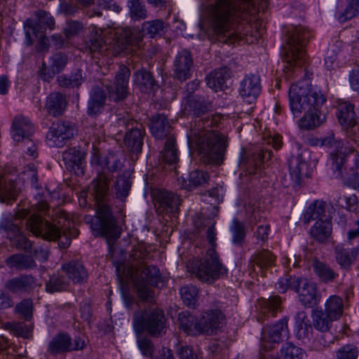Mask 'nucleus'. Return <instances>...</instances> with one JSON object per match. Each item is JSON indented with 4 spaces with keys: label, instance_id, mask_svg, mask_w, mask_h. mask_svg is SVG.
<instances>
[{
    "label": "nucleus",
    "instance_id": "obj_1",
    "mask_svg": "<svg viewBox=\"0 0 359 359\" xmlns=\"http://www.w3.org/2000/svg\"><path fill=\"white\" fill-rule=\"evenodd\" d=\"M219 119L218 116L201 119L197 128H191L187 134L189 148L196 152L199 161L205 165H219L223 163L226 140L218 131L208 129L216 125Z\"/></svg>",
    "mask_w": 359,
    "mask_h": 359
},
{
    "label": "nucleus",
    "instance_id": "obj_2",
    "mask_svg": "<svg viewBox=\"0 0 359 359\" xmlns=\"http://www.w3.org/2000/svg\"><path fill=\"white\" fill-rule=\"evenodd\" d=\"M320 141L321 145L337 149L336 151L330 153L327 161L332 177L342 179L344 184L359 189V154H354L352 159L350 156L355 151L354 147L348 145L347 140L335 141L333 133L322 137Z\"/></svg>",
    "mask_w": 359,
    "mask_h": 359
},
{
    "label": "nucleus",
    "instance_id": "obj_3",
    "mask_svg": "<svg viewBox=\"0 0 359 359\" xmlns=\"http://www.w3.org/2000/svg\"><path fill=\"white\" fill-rule=\"evenodd\" d=\"M110 180L111 178L103 170L98 172L97 177L93 181V194L99 205L97 216L95 218L87 217L86 222L90 224V228L97 236L116 239L121 236V229L116 224L110 208L104 203L105 197L109 194Z\"/></svg>",
    "mask_w": 359,
    "mask_h": 359
},
{
    "label": "nucleus",
    "instance_id": "obj_4",
    "mask_svg": "<svg viewBox=\"0 0 359 359\" xmlns=\"http://www.w3.org/2000/svg\"><path fill=\"white\" fill-rule=\"evenodd\" d=\"M206 237L212 247L206 252L203 259L193 258L187 263V269L201 282L212 284L222 276L227 273V269L222 264L219 255L215 250L216 244V232L215 223L207 229Z\"/></svg>",
    "mask_w": 359,
    "mask_h": 359
},
{
    "label": "nucleus",
    "instance_id": "obj_5",
    "mask_svg": "<svg viewBox=\"0 0 359 359\" xmlns=\"http://www.w3.org/2000/svg\"><path fill=\"white\" fill-rule=\"evenodd\" d=\"M116 274L120 282L132 281L136 287L137 295L143 302L152 304L154 301V291L148 287V285L161 288L165 285V278L161 276L160 270L155 266H147L137 277L132 269L125 265H117Z\"/></svg>",
    "mask_w": 359,
    "mask_h": 359
},
{
    "label": "nucleus",
    "instance_id": "obj_6",
    "mask_svg": "<svg viewBox=\"0 0 359 359\" xmlns=\"http://www.w3.org/2000/svg\"><path fill=\"white\" fill-rule=\"evenodd\" d=\"M284 32L286 44L283 46L281 55L283 61L287 63L285 67L300 66L306 60L304 47L313 37L312 32L302 24L285 27Z\"/></svg>",
    "mask_w": 359,
    "mask_h": 359
},
{
    "label": "nucleus",
    "instance_id": "obj_7",
    "mask_svg": "<svg viewBox=\"0 0 359 359\" xmlns=\"http://www.w3.org/2000/svg\"><path fill=\"white\" fill-rule=\"evenodd\" d=\"M289 105L294 117H299L304 111L314 107H321L326 98L320 91L313 90L308 79L292 83L288 91Z\"/></svg>",
    "mask_w": 359,
    "mask_h": 359
},
{
    "label": "nucleus",
    "instance_id": "obj_8",
    "mask_svg": "<svg viewBox=\"0 0 359 359\" xmlns=\"http://www.w3.org/2000/svg\"><path fill=\"white\" fill-rule=\"evenodd\" d=\"M38 213L37 212L31 211L29 207H23L19 208L15 212L14 216L5 217L1 222V228L6 231L7 236L11 241L12 245L15 246L18 250H24L27 252L31 250L32 244L31 241L22 234L20 224L22 219L28 217L25 222V224H27V221L29 220L31 217L34 215L40 216ZM26 228L30 231L27 228V224H26Z\"/></svg>",
    "mask_w": 359,
    "mask_h": 359
},
{
    "label": "nucleus",
    "instance_id": "obj_9",
    "mask_svg": "<svg viewBox=\"0 0 359 359\" xmlns=\"http://www.w3.org/2000/svg\"><path fill=\"white\" fill-rule=\"evenodd\" d=\"M62 220L64 222L66 220V217L63 215L57 221V224L50 223L41 216L34 215L27 221V224L28 229L33 235L47 241L58 240L60 247L65 249L69 246L71 238L61 229Z\"/></svg>",
    "mask_w": 359,
    "mask_h": 359
},
{
    "label": "nucleus",
    "instance_id": "obj_10",
    "mask_svg": "<svg viewBox=\"0 0 359 359\" xmlns=\"http://www.w3.org/2000/svg\"><path fill=\"white\" fill-rule=\"evenodd\" d=\"M166 318L159 309H154L134 315L133 327L137 334L144 332L150 336L159 337L166 332Z\"/></svg>",
    "mask_w": 359,
    "mask_h": 359
},
{
    "label": "nucleus",
    "instance_id": "obj_11",
    "mask_svg": "<svg viewBox=\"0 0 359 359\" xmlns=\"http://www.w3.org/2000/svg\"><path fill=\"white\" fill-rule=\"evenodd\" d=\"M165 24H141L132 27L121 29L118 41L122 44L137 46L143 37L148 35L149 38L161 36L164 33Z\"/></svg>",
    "mask_w": 359,
    "mask_h": 359
},
{
    "label": "nucleus",
    "instance_id": "obj_12",
    "mask_svg": "<svg viewBox=\"0 0 359 359\" xmlns=\"http://www.w3.org/2000/svg\"><path fill=\"white\" fill-rule=\"evenodd\" d=\"M154 207L158 214L172 215L178 213L181 205L180 196L173 191L156 189L152 191Z\"/></svg>",
    "mask_w": 359,
    "mask_h": 359
},
{
    "label": "nucleus",
    "instance_id": "obj_13",
    "mask_svg": "<svg viewBox=\"0 0 359 359\" xmlns=\"http://www.w3.org/2000/svg\"><path fill=\"white\" fill-rule=\"evenodd\" d=\"M130 75L129 69L121 65L116 72L114 83L106 84L109 100L114 102L123 101L129 95L128 81Z\"/></svg>",
    "mask_w": 359,
    "mask_h": 359
},
{
    "label": "nucleus",
    "instance_id": "obj_14",
    "mask_svg": "<svg viewBox=\"0 0 359 359\" xmlns=\"http://www.w3.org/2000/svg\"><path fill=\"white\" fill-rule=\"evenodd\" d=\"M75 133V128L69 121H58L51 124L46 135L49 146L62 147L71 140Z\"/></svg>",
    "mask_w": 359,
    "mask_h": 359
},
{
    "label": "nucleus",
    "instance_id": "obj_15",
    "mask_svg": "<svg viewBox=\"0 0 359 359\" xmlns=\"http://www.w3.org/2000/svg\"><path fill=\"white\" fill-rule=\"evenodd\" d=\"M22 176L24 180L29 183L32 188L38 191L35 196L36 203L32 205L31 211L45 215L49 210V205L43 194L40 193V191L42 190V185L39 182L38 170L36 166L34 164H29L22 172Z\"/></svg>",
    "mask_w": 359,
    "mask_h": 359
},
{
    "label": "nucleus",
    "instance_id": "obj_16",
    "mask_svg": "<svg viewBox=\"0 0 359 359\" xmlns=\"http://www.w3.org/2000/svg\"><path fill=\"white\" fill-rule=\"evenodd\" d=\"M294 292L298 294L299 301L306 308H313L321 299L317 285L306 278L299 277Z\"/></svg>",
    "mask_w": 359,
    "mask_h": 359
},
{
    "label": "nucleus",
    "instance_id": "obj_17",
    "mask_svg": "<svg viewBox=\"0 0 359 359\" xmlns=\"http://www.w3.org/2000/svg\"><path fill=\"white\" fill-rule=\"evenodd\" d=\"M224 318V313L219 309H211L203 312L199 318L201 334H216L222 327Z\"/></svg>",
    "mask_w": 359,
    "mask_h": 359
},
{
    "label": "nucleus",
    "instance_id": "obj_18",
    "mask_svg": "<svg viewBox=\"0 0 359 359\" xmlns=\"http://www.w3.org/2000/svg\"><path fill=\"white\" fill-rule=\"evenodd\" d=\"M335 320L322 309L313 311L312 321L313 327L321 332L325 333V336L320 339V343L323 347L329 346L333 343V337L329 333V331L332 325V322Z\"/></svg>",
    "mask_w": 359,
    "mask_h": 359
},
{
    "label": "nucleus",
    "instance_id": "obj_19",
    "mask_svg": "<svg viewBox=\"0 0 359 359\" xmlns=\"http://www.w3.org/2000/svg\"><path fill=\"white\" fill-rule=\"evenodd\" d=\"M38 285L37 279L31 274H20L8 280L4 285L5 289L13 294H29Z\"/></svg>",
    "mask_w": 359,
    "mask_h": 359
},
{
    "label": "nucleus",
    "instance_id": "obj_20",
    "mask_svg": "<svg viewBox=\"0 0 359 359\" xmlns=\"http://www.w3.org/2000/svg\"><path fill=\"white\" fill-rule=\"evenodd\" d=\"M194 61L191 53L187 49L180 51L173 62L174 78L181 81L189 79L192 74Z\"/></svg>",
    "mask_w": 359,
    "mask_h": 359
},
{
    "label": "nucleus",
    "instance_id": "obj_21",
    "mask_svg": "<svg viewBox=\"0 0 359 359\" xmlns=\"http://www.w3.org/2000/svg\"><path fill=\"white\" fill-rule=\"evenodd\" d=\"M261 79L257 74H246L240 83L239 95L243 100L251 104L261 93Z\"/></svg>",
    "mask_w": 359,
    "mask_h": 359
},
{
    "label": "nucleus",
    "instance_id": "obj_22",
    "mask_svg": "<svg viewBox=\"0 0 359 359\" xmlns=\"http://www.w3.org/2000/svg\"><path fill=\"white\" fill-rule=\"evenodd\" d=\"M273 152L268 149H260L241 161L240 166L248 175L257 174L264 168L265 161L270 160Z\"/></svg>",
    "mask_w": 359,
    "mask_h": 359
},
{
    "label": "nucleus",
    "instance_id": "obj_23",
    "mask_svg": "<svg viewBox=\"0 0 359 359\" xmlns=\"http://www.w3.org/2000/svg\"><path fill=\"white\" fill-rule=\"evenodd\" d=\"M126 127L128 128L131 125V128H128V132L125 135V144L132 151L139 153L142 150L143 144L144 130L142 126L133 121H127L125 118L120 120Z\"/></svg>",
    "mask_w": 359,
    "mask_h": 359
},
{
    "label": "nucleus",
    "instance_id": "obj_24",
    "mask_svg": "<svg viewBox=\"0 0 359 359\" xmlns=\"http://www.w3.org/2000/svg\"><path fill=\"white\" fill-rule=\"evenodd\" d=\"M282 301L279 296H271L269 298H260L257 300V320L264 323L269 318L275 317L280 311Z\"/></svg>",
    "mask_w": 359,
    "mask_h": 359
},
{
    "label": "nucleus",
    "instance_id": "obj_25",
    "mask_svg": "<svg viewBox=\"0 0 359 359\" xmlns=\"http://www.w3.org/2000/svg\"><path fill=\"white\" fill-rule=\"evenodd\" d=\"M287 319L284 318L268 328H264L262 337V351H266L271 349V346L268 347L264 342L279 343L282 340L283 335L287 333Z\"/></svg>",
    "mask_w": 359,
    "mask_h": 359
},
{
    "label": "nucleus",
    "instance_id": "obj_26",
    "mask_svg": "<svg viewBox=\"0 0 359 359\" xmlns=\"http://www.w3.org/2000/svg\"><path fill=\"white\" fill-rule=\"evenodd\" d=\"M109 30L105 29H97L96 26H93L92 29V33L90 38V45L89 46L90 52H97L101 50L103 46L107 43L105 38L112 39L116 40L118 43L121 45L123 47L126 48L128 45L122 44L118 41V36L121 33V30L117 29H111L109 27Z\"/></svg>",
    "mask_w": 359,
    "mask_h": 359
},
{
    "label": "nucleus",
    "instance_id": "obj_27",
    "mask_svg": "<svg viewBox=\"0 0 359 359\" xmlns=\"http://www.w3.org/2000/svg\"><path fill=\"white\" fill-rule=\"evenodd\" d=\"M34 131V126L29 118L21 115L14 117L11 125V135L14 141L29 142V137Z\"/></svg>",
    "mask_w": 359,
    "mask_h": 359
},
{
    "label": "nucleus",
    "instance_id": "obj_28",
    "mask_svg": "<svg viewBox=\"0 0 359 359\" xmlns=\"http://www.w3.org/2000/svg\"><path fill=\"white\" fill-rule=\"evenodd\" d=\"M184 110L187 114L200 117L211 111V102L201 95H188L184 97Z\"/></svg>",
    "mask_w": 359,
    "mask_h": 359
},
{
    "label": "nucleus",
    "instance_id": "obj_29",
    "mask_svg": "<svg viewBox=\"0 0 359 359\" xmlns=\"http://www.w3.org/2000/svg\"><path fill=\"white\" fill-rule=\"evenodd\" d=\"M229 24H197L201 37H208L209 39H215L226 42L229 36Z\"/></svg>",
    "mask_w": 359,
    "mask_h": 359
},
{
    "label": "nucleus",
    "instance_id": "obj_30",
    "mask_svg": "<svg viewBox=\"0 0 359 359\" xmlns=\"http://www.w3.org/2000/svg\"><path fill=\"white\" fill-rule=\"evenodd\" d=\"M46 24H24L26 38L29 44H32L33 39H38L37 50L40 52L47 51L49 48L48 39L45 36Z\"/></svg>",
    "mask_w": 359,
    "mask_h": 359
},
{
    "label": "nucleus",
    "instance_id": "obj_31",
    "mask_svg": "<svg viewBox=\"0 0 359 359\" xmlns=\"http://www.w3.org/2000/svg\"><path fill=\"white\" fill-rule=\"evenodd\" d=\"M134 83L137 88L143 93L149 94L156 92L158 83L152 74L144 68H141L133 74Z\"/></svg>",
    "mask_w": 359,
    "mask_h": 359
},
{
    "label": "nucleus",
    "instance_id": "obj_32",
    "mask_svg": "<svg viewBox=\"0 0 359 359\" xmlns=\"http://www.w3.org/2000/svg\"><path fill=\"white\" fill-rule=\"evenodd\" d=\"M149 129L156 139L168 138L173 136L171 133L172 127L166 116L157 114L150 119Z\"/></svg>",
    "mask_w": 359,
    "mask_h": 359
},
{
    "label": "nucleus",
    "instance_id": "obj_33",
    "mask_svg": "<svg viewBox=\"0 0 359 359\" xmlns=\"http://www.w3.org/2000/svg\"><path fill=\"white\" fill-rule=\"evenodd\" d=\"M107 95L105 90L98 86H95L90 93L88 101L87 114L90 116L100 114L104 109Z\"/></svg>",
    "mask_w": 359,
    "mask_h": 359
},
{
    "label": "nucleus",
    "instance_id": "obj_34",
    "mask_svg": "<svg viewBox=\"0 0 359 359\" xmlns=\"http://www.w3.org/2000/svg\"><path fill=\"white\" fill-rule=\"evenodd\" d=\"M62 271L74 283H86L88 273L83 264L78 260H72L62 264Z\"/></svg>",
    "mask_w": 359,
    "mask_h": 359
},
{
    "label": "nucleus",
    "instance_id": "obj_35",
    "mask_svg": "<svg viewBox=\"0 0 359 359\" xmlns=\"http://www.w3.org/2000/svg\"><path fill=\"white\" fill-rule=\"evenodd\" d=\"M67 104L65 95L59 92H52L46 97L44 107L49 115L57 117L63 114Z\"/></svg>",
    "mask_w": 359,
    "mask_h": 359
},
{
    "label": "nucleus",
    "instance_id": "obj_36",
    "mask_svg": "<svg viewBox=\"0 0 359 359\" xmlns=\"http://www.w3.org/2000/svg\"><path fill=\"white\" fill-rule=\"evenodd\" d=\"M315 109H310L309 111H304V116L298 121L299 127L305 130H313L321 124L325 120V113L320 110V107H314Z\"/></svg>",
    "mask_w": 359,
    "mask_h": 359
},
{
    "label": "nucleus",
    "instance_id": "obj_37",
    "mask_svg": "<svg viewBox=\"0 0 359 359\" xmlns=\"http://www.w3.org/2000/svg\"><path fill=\"white\" fill-rule=\"evenodd\" d=\"M230 69L226 67L216 69L206 76V84L215 92L222 90L226 86V82L230 79Z\"/></svg>",
    "mask_w": 359,
    "mask_h": 359
},
{
    "label": "nucleus",
    "instance_id": "obj_38",
    "mask_svg": "<svg viewBox=\"0 0 359 359\" xmlns=\"http://www.w3.org/2000/svg\"><path fill=\"white\" fill-rule=\"evenodd\" d=\"M86 158V152L81 147H73L62 153L63 161L69 170H81Z\"/></svg>",
    "mask_w": 359,
    "mask_h": 359
},
{
    "label": "nucleus",
    "instance_id": "obj_39",
    "mask_svg": "<svg viewBox=\"0 0 359 359\" xmlns=\"http://www.w3.org/2000/svg\"><path fill=\"white\" fill-rule=\"evenodd\" d=\"M5 263L10 269L18 271L32 270L37 266L32 256L22 253H16L9 256L6 259Z\"/></svg>",
    "mask_w": 359,
    "mask_h": 359
},
{
    "label": "nucleus",
    "instance_id": "obj_40",
    "mask_svg": "<svg viewBox=\"0 0 359 359\" xmlns=\"http://www.w3.org/2000/svg\"><path fill=\"white\" fill-rule=\"evenodd\" d=\"M337 117L339 123L346 130L356 126L358 123V118L354 111V106L349 102H343L338 106Z\"/></svg>",
    "mask_w": 359,
    "mask_h": 359
},
{
    "label": "nucleus",
    "instance_id": "obj_41",
    "mask_svg": "<svg viewBox=\"0 0 359 359\" xmlns=\"http://www.w3.org/2000/svg\"><path fill=\"white\" fill-rule=\"evenodd\" d=\"M179 326L188 335L197 336L201 334L199 318L191 315L189 311H182L178 315Z\"/></svg>",
    "mask_w": 359,
    "mask_h": 359
},
{
    "label": "nucleus",
    "instance_id": "obj_42",
    "mask_svg": "<svg viewBox=\"0 0 359 359\" xmlns=\"http://www.w3.org/2000/svg\"><path fill=\"white\" fill-rule=\"evenodd\" d=\"M20 192L16 182L0 177V201L6 204L12 203L16 200Z\"/></svg>",
    "mask_w": 359,
    "mask_h": 359
},
{
    "label": "nucleus",
    "instance_id": "obj_43",
    "mask_svg": "<svg viewBox=\"0 0 359 359\" xmlns=\"http://www.w3.org/2000/svg\"><path fill=\"white\" fill-rule=\"evenodd\" d=\"M359 252V248L351 249L337 245L334 248V257L341 269H348L355 260Z\"/></svg>",
    "mask_w": 359,
    "mask_h": 359
},
{
    "label": "nucleus",
    "instance_id": "obj_44",
    "mask_svg": "<svg viewBox=\"0 0 359 359\" xmlns=\"http://www.w3.org/2000/svg\"><path fill=\"white\" fill-rule=\"evenodd\" d=\"M331 220V217H325V219L317 220L310 229V234L312 238L320 243L325 242L332 234V226Z\"/></svg>",
    "mask_w": 359,
    "mask_h": 359
},
{
    "label": "nucleus",
    "instance_id": "obj_45",
    "mask_svg": "<svg viewBox=\"0 0 359 359\" xmlns=\"http://www.w3.org/2000/svg\"><path fill=\"white\" fill-rule=\"evenodd\" d=\"M346 1L347 0H337V3L335 16L341 22L351 20L359 13V0H351L346 8L341 11Z\"/></svg>",
    "mask_w": 359,
    "mask_h": 359
},
{
    "label": "nucleus",
    "instance_id": "obj_46",
    "mask_svg": "<svg viewBox=\"0 0 359 359\" xmlns=\"http://www.w3.org/2000/svg\"><path fill=\"white\" fill-rule=\"evenodd\" d=\"M93 161L100 167L106 168L109 172H117L123 166L119 156L112 152H109L104 157H100L95 154Z\"/></svg>",
    "mask_w": 359,
    "mask_h": 359
},
{
    "label": "nucleus",
    "instance_id": "obj_47",
    "mask_svg": "<svg viewBox=\"0 0 359 359\" xmlns=\"http://www.w3.org/2000/svg\"><path fill=\"white\" fill-rule=\"evenodd\" d=\"M86 76L82 69H77L69 75L62 74L57 78L60 86L62 88H79L85 81Z\"/></svg>",
    "mask_w": 359,
    "mask_h": 359
},
{
    "label": "nucleus",
    "instance_id": "obj_48",
    "mask_svg": "<svg viewBox=\"0 0 359 359\" xmlns=\"http://www.w3.org/2000/svg\"><path fill=\"white\" fill-rule=\"evenodd\" d=\"M48 352L53 355L69 352V335L66 333H59L49 342Z\"/></svg>",
    "mask_w": 359,
    "mask_h": 359
},
{
    "label": "nucleus",
    "instance_id": "obj_49",
    "mask_svg": "<svg viewBox=\"0 0 359 359\" xmlns=\"http://www.w3.org/2000/svg\"><path fill=\"white\" fill-rule=\"evenodd\" d=\"M312 266L315 274L324 283L333 282L339 276L328 264L319 260H313Z\"/></svg>",
    "mask_w": 359,
    "mask_h": 359
},
{
    "label": "nucleus",
    "instance_id": "obj_50",
    "mask_svg": "<svg viewBox=\"0 0 359 359\" xmlns=\"http://www.w3.org/2000/svg\"><path fill=\"white\" fill-rule=\"evenodd\" d=\"M161 154L163 162L168 164L175 165L179 161V151L174 136H170L166 140Z\"/></svg>",
    "mask_w": 359,
    "mask_h": 359
},
{
    "label": "nucleus",
    "instance_id": "obj_51",
    "mask_svg": "<svg viewBox=\"0 0 359 359\" xmlns=\"http://www.w3.org/2000/svg\"><path fill=\"white\" fill-rule=\"evenodd\" d=\"M344 301L338 295H331L325 302V309L323 310L331 318L334 320H339L343 315Z\"/></svg>",
    "mask_w": 359,
    "mask_h": 359
},
{
    "label": "nucleus",
    "instance_id": "obj_52",
    "mask_svg": "<svg viewBox=\"0 0 359 359\" xmlns=\"http://www.w3.org/2000/svg\"><path fill=\"white\" fill-rule=\"evenodd\" d=\"M326 207L327 204L325 201L318 200L313 201L307 208L304 215V219L309 222L311 220H321L325 219V217H330L325 214Z\"/></svg>",
    "mask_w": 359,
    "mask_h": 359
},
{
    "label": "nucleus",
    "instance_id": "obj_53",
    "mask_svg": "<svg viewBox=\"0 0 359 359\" xmlns=\"http://www.w3.org/2000/svg\"><path fill=\"white\" fill-rule=\"evenodd\" d=\"M306 315L304 312H298L295 317V324L297 330V337L304 342L309 340L312 335V327L308 324L305 319Z\"/></svg>",
    "mask_w": 359,
    "mask_h": 359
},
{
    "label": "nucleus",
    "instance_id": "obj_54",
    "mask_svg": "<svg viewBox=\"0 0 359 359\" xmlns=\"http://www.w3.org/2000/svg\"><path fill=\"white\" fill-rule=\"evenodd\" d=\"M131 187V181L126 173H123L117 177L114 185V194L116 198L121 201H124L128 196Z\"/></svg>",
    "mask_w": 359,
    "mask_h": 359
},
{
    "label": "nucleus",
    "instance_id": "obj_55",
    "mask_svg": "<svg viewBox=\"0 0 359 359\" xmlns=\"http://www.w3.org/2000/svg\"><path fill=\"white\" fill-rule=\"evenodd\" d=\"M210 177L207 171L196 169L190 172L189 175V189H194L199 187H205L209 184Z\"/></svg>",
    "mask_w": 359,
    "mask_h": 359
},
{
    "label": "nucleus",
    "instance_id": "obj_56",
    "mask_svg": "<svg viewBox=\"0 0 359 359\" xmlns=\"http://www.w3.org/2000/svg\"><path fill=\"white\" fill-rule=\"evenodd\" d=\"M127 6L133 20L140 21L147 18V11L144 4L141 0H128Z\"/></svg>",
    "mask_w": 359,
    "mask_h": 359
},
{
    "label": "nucleus",
    "instance_id": "obj_57",
    "mask_svg": "<svg viewBox=\"0 0 359 359\" xmlns=\"http://www.w3.org/2000/svg\"><path fill=\"white\" fill-rule=\"evenodd\" d=\"M276 257L268 250H263L252 257V264H256L260 269H266L274 264Z\"/></svg>",
    "mask_w": 359,
    "mask_h": 359
},
{
    "label": "nucleus",
    "instance_id": "obj_58",
    "mask_svg": "<svg viewBox=\"0 0 359 359\" xmlns=\"http://www.w3.org/2000/svg\"><path fill=\"white\" fill-rule=\"evenodd\" d=\"M230 231L232 233V243L236 246H241L246 236L244 224L235 218L233 219Z\"/></svg>",
    "mask_w": 359,
    "mask_h": 359
},
{
    "label": "nucleus",
    "instance_id": "obj_59",
    "mask_svg": "<svg viewBox=\"0 0 359 359\" xmlns=\"http://www.w3.org/2000/svg\"><path fill=\"white\" fill-rule=\"evenodd\" d=\"M181 297L183 302L189 307L195 308L197 300L198 290L196 286L187 285L180 289Z\"/></svg>",
    "mask_w": 359,
    "mask_h": 359
},
{
    "label": "nucleus",
    "instance_id": "obj_60",
    "mask_svg": "<svg viewBox=\"0 0 359 359\" xmlns=\"http://www.w3.org/2000/svg\"><path fill=\"white\" fill-rule=\"evenodd\" d=\"M280 352L283 359H304L306 355L305 351L302 348L291 342L284 344Z\"/></svg>",
    "mask_w": 359,
    "mask_h": 359
},
{
    "label": "nucleus",
    "instance_id": "obj_61",
    "mask_svg": "<svg viewBox=\"0 0 359 359\" xmlns=\"http://www.w3.org/2000/svg\"><path fill=\"white\" fill-rule=\"evenodd\" d=\"M68 286L67 278L59 274L53 275L46 284V290L49 293H54L65 290Z\"/></svg>",
    "mask_w": 359,
    "mask_h": 359
},
{
    "label": "nucleus",
    "instance_id": "obj_62",
    "mask_svg": "<svg viewBox=\"0 0 359 359\" xmlns=\"http://www.w3.org/2000/svg\"><path fill=\"white\" fill-rule=\"evenodd\" d=\"M341 41H336L335 43L329 46L325 57V65L329 70L334 69L337 55L341 50Z\"/></svg>",
    "mask_w": 359,
    "mask_h": 359
},
{
    "label": "nucleus",
    "instance_id": "obj_63",
    "mask_svg": "<svg viewBox=\"0 0 359 359\" xmlns=\"http://www.w3.org/2000/svg\"><path fill=\"white\" fill-rule=\"evenodd\" d=\"M306 167V162L301 160L299 156L292 158L289 164L290 175L297 184L300 183L302 170Z\"/></svg>",
    "mask_w": 359,
    "mask_h": 359
},
{
    "label": "nucleus",
    "instance_id": "obj_64",
    "mask_svg": "<svg viewBox=\"0 0 359 359\" xmlns=\"http://www.w3.org/2000/svg\"><path fill=\"white\" fill-rule=\"evenodd\" d=\"M33 302L30 299H24L16 304L15 312L25 320H29L32 318Z\"/></svg>",
    "mask_w": 359,
    "mask_h": 359
}]
</instances>
